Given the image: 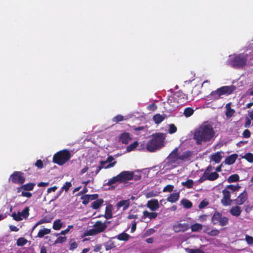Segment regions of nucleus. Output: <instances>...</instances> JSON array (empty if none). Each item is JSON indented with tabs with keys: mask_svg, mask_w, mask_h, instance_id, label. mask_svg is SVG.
Wrapping results in <instances>:
<instances>
[{
	"mask_svg": "<svg viewBox=\"0 0 253 253\" xmlns=\"http://www.w3.org/2000/svg\"><path fill=\"white\" fill-rule=\"evenodd\" d=\"M35 184L34 183H29L25 184H22V185L17 188V193L20 192L22 190L24 191H32L33 190Z\"/></svg>",
	"mask_w": 253,
	"mask_h": 253,
	"instance_id": "obj_18",
	"label": "nucleus"
},
{
	"mask_svg": "<svg viewBox=\"0 0 253 253\" xmlns=\"http://www.w3.org/2000/svg\"><path fill=\"white\" fill-rule=\"evenodd\" d=\"M84 236H92V235H95L96 234H97V233H96V231L95 230L94 228L93 227V228H92V229L86 230L84 232Z\"/></svg>",
	"mask_w": 253,
	"mask_h": 253,
	"instance_id": "obj_51",
	"label": "nucleus"
},
{
	"mask_svg": "<svg viewBox=\"0 0 253 253\" xmlns=\"http://www.w3.org/2000/svg\"><path fill=\"white\" fill-rule=\"evenodd\" d=\"M81 199L82 200V204L84 205H86L88 204L90 201L89 195L88 194L82 196Z\"/></svg>",
	"mask_w": 253,
	"mask_h": 253,
	"instance_id": "obj_47",
	"label": "nucleus"
},
{
	"mask_svg": "<svg viewBox=\"0 0 253 253\" xmlns=\"http://www.w3.org/2000/svg\"><path fill=\"white\" fill-rule=\"evenodd\" d=\"M53 217L51 215H46L43 217L45 223H50L53 219Z\"/></svg>",
	"mask_w": 253,
	"mask_h": 253,
	"instance_id": "obj_57",
	"label": "nucleus"
},
{
	"mask_svg": "<svg viewBox=\"0 0 253 253\" xmlns=\"http://www.w3.org/2000/svg\"><path fill=\"white\" fill-rule=\"evenodd\" d=\"M239 176L237 174H233L231 175L227 179L229 183L235 182L239 181Z\"/></svg>",
	"mask_w": 253,
	"mask_h": 253,
	"instance_id": "obj_31",
	"label": "nucleus"
},
{
	"mask_svg": "<svg viewBox=\"0 0 253 253\" xmlns=\"http://www.w3.org/2000/svg\"><path fill=\"white\" fill-rule=\"evenodd\" d=\"M130 236L125 232H123L117 236V239L120 241H126L128 240Z\"/></svg>",
	"mask_w": 253,
	"mask_h": 253,
	"instance_id": "obj_29",
	"label": "nucleus"
},
{
	"mask_svg": "<svg viewBox=\"0 0 253 253\" xmlns=\"http://www.w3.org/2000/svg\"><path fill=\"white\" fill-rule=\"evenodd\" d=\"M104 246L106 251L110 250L116 247L114 242L111 240H109V241L105 243L104 244Z\"/></svg>",
	"mask_w": 253,
	"mask_h": 253,
	"instance_id": "obj_38",
	"label": "nucleus"
},
{
	"mask_svg": "<svg viewBox=\"0 0 253 253\" xmlns=\"http://www.w3.org/2000/svg\"><path fill=\"white\" fill-rule=\"evenodd\" d=\"M237 154H233L227 157L224 161V163L228 165L233 164L238 158Z\"/></svg>",
	"mask_w": 253,
	"mask_h": 253,
	"instance_id": "obj_21",
	"label": "nucleus"
},
{
	"mask_svg": "<svg viewBox=\"0 0 253 253\" xmlns=\"http://www.w3.org/2000/svg\"><path fill=\"white\" fill-rule=\"evenodd\" d=\"M71 157V154L70 152L67 149H64L59 151L54 155L52 161L55 164L62 166L68 162Z\"/></svg>",
	"mask_w": 253,
	"mask_h": 253,
	"instance_id": "obj_7",
	"label": "nucleus"
},
{
	"mask_svg": "<svg viewBox=\"0 0 253 253\" xmlns=\"http://www.w3.org/2000/svg\"><path fill=\"white\" fill-rule=\"evenodd\" d=\"M29 208L27 207L25 208V209L23 210L22 212H21L22 219L23 218H27L29 215Z\"/></svg>",
	"mask_w": 253,
	"mask_h": 253,
	"instance_id": "obj_46",
	"label": "nucleus"
},
{
	"mask_svg": "<svg viewBox=\"0 0 253 253\" xmlns=\"http://www.w3.org/2000/svg\"><path fill=\"white\" fill-rule=\"evenodd\" d=\"M209 204V202L206 200H203L199 204L198 207L199 209H202L206 207Z\"/></svg>",
	"mask_w": 253,
	"mask_h": 253,
	"instance_id": "obj_60",
	"label": "nucleus"
},
{
	"mask_svg": "<svg viewBox=\"0 0 253 253\" xmlns=\"http://www.w3.org/2000/svg\"><path fill=\"white\" fill-rule=\"evenodd\" d=\"M117 182H120V179L118 175L114 176L109 179L106 184L108 186H112L113 184Z\"/></svg>",
	"mask_w": 253,
	"mask_h": 253,
	"instance_id": "obj_33",
	"label": "nucleus"
},
{
	"mask_svg": "<svg viewBox=\"0 0 253 253\" xmlns=\"http://www.w3.org/2000/svg\"><path fill=\"white\" fill-rule=\"evenodd\" d=\"M177 127L174 124H170L169 125V128L168 130L169 133L172 134L177 131Z\"/></svg>",
	"mask_w": 253,
	"mask_h": 253,
	"instance_id": "obj_49",
	"label": "nucleus"
},
{
	"mask_svg": "<svg viewBox=\"0 0 253 253\" xmlns=\"http://www.w3.org/2000/svg\"><path fill=\"white\" fill-rule=\"evenodd\" d=\"M138 145V143L137 141H134L132 143L128 145L126 147L127 152H130L133 151L135 148H136Z\"/></svg>",
	"mask_w": 253,
	"mask_h": 253,
	"instance_id": "obj_43",
	"label": "nucleus"
},
{
	"mask_svg": "<svg viewBox=\"0 0 253 253\" xmlns=\"http://www.w3.org/2000/svg\"><path fill=\"white\" fill-rule=\"evenodd\" d=\"M158 195V193L157 192H154L153 191H149L146 193L145 194V196L147 198H150L153 197H156Z\"/></svg>",
	"mask_w": 253,
	"mask_h": 253,
	"instance_id": "obj_54",
	"label": "nucleus"
},
{
	"mask_svg": "<svg viewBox=\"0 0 253 253\" xmlns=\"http://www.w3.org/2000/svg\"><path fill=\"white\" fill-rule=\"evenodd\" d=\"M203 226L199 223H195L191 226V230L193 232L198 231L202 229Z\"/></svg>",
	"mask_w": 253,
	"mask_h": 253,
	"instance_id": "obj_42",
	"label": "nucleus"
},
{
	"mask_svg": "<svg viewBox=\"0 0 253 253\" xmlns=\"http://www.w3.org/2000/svg\"><path fill=\"white\" fill-rule=\"evenodd\" d=\"M27 240L23 237H20L17 240L16 244L18 246H23L27 243Z\"/></svg>",
	"mask_w": 253,
	"mask_h": 253,
	"instance_id": "obj_45",
	"label": "nucleus"
},
{
	"mask_svg": "<svg viewBox=\"0 0 253 253\" xmlns=\"http://www.w3.org/2000/svg\"><path fill=\"white\" fill-rule=\"evenodd\" d=\"M178 151V148H175L167 157V164L168 166H171L172 167L175 168L178 164L177 162L179 159L183 160L190 156V152L186 151L184 153V155L179 156Z\"/></svg>",
	"mask_w": 253,
	"mask_h": 253,
	"instance_id": "obj_6",
	"label": "nucleus"
},
{
	"mask_svg": "<svg viewBox=\"0 0 253 253\" xmlns=\"http://www.w3.org/2000/svg\"><path fill=\"white\" fill-rule=\"evenodd\" d=\"M231 103L230 102L227 103L225 106L226 109L225 115L226 117L228 119L230 118L235 113V111L231 108Z\"/></svg>",
	"mask_w": 253,
	"mask_h": 253,
	"instance_id": "obj_22",
	"label": "nucleus"
},
{
	"mask_svg": "<svg viewBox=\"0 0 253 253\" xmlns=\"http://www.w3.org/2000/svg\"><path fill=\"white\" fill-rule=\"evenodd\" d=\"M179 193L178 192L173 193L170 194V195L167 198V201L170 203H175L179 200Z\"/></svg>",
	"mask_w": 253,
	"mask_h": 253,
	"instance_id": "obj_24",
	"label": "nucleus"
},
{
	"mask_svg": "<svg viewBox=\"0 0 253 253\" xmlns=\"http://www.w3.org/2000/svg\"><path fill=\"white\" fill-rule=\"evenodd\" d=\"M120 179V183H126L133 179L134 172L133 171H123L118 174Z\"/></svg>",
	"mask_w": 253,
	"mask_h": 253,
	"instance_id": "obj_11",
	"label": "nucleus"
},
{
	"mask_svg": "<svg viewBox=\"0 0 253 253\" xmlns=\"http://www.w3.org/2000/svg\"><path fill=\"white\" fill-rule=\"evenodd\" d=\"M236 89V87L234 85L223 86L211 91L210 95L213 100H218L222 98V95L228 96L232 94Z\"/></svg>",
	"mask_w": 253,
	"mask_h": 253,
	"instance_id": "obj_4",
	"label": "nucleus"
},
{
	"mask_svg": "<svg viewBox=\"0 0 253 253\" xmlns=\"http://www.w3.org/2000/svg\"><path fill=\"white\" fill-rule=\"evenodd\" d=\"M51 230L50 229L44 228L43 229H41L39 231L37 237L39 238H42L44 235L49 234Z\"/></svg>",
	"mask_w": 253,
	"mask_h": 253,
	"instance_id": "obj_30",
	"label": "nucleus"
},
{
	"mask_svg": "<svg viewBox=\"0 0 253 253\" xmlns=\"http://www.w3.org/2000/svg\"><path fill=\"white\" fill-rule=\"evenodd\" d=\"M62 226V223L60 219H56L55 220L53 224V228L55 230H59L61 228Z\"/></svg>",
	"mask_w": 253,
	"mask_h": 253,
	"instance_id": "obj_35",
	"label": "nucleus"
},
{
	"mask_svg": "<svg viewBox=\"0 0 253 253\" xmlns=\"http://www.w3.org/2000/svg\"><path fill=\"white\" fill-rule=\"evenodd\" d=\"M229 219L227 217L223 216L219 211H215L212 217L211 223L213 225L218 224L221 226H224L228 224Z\"/></svg>",
	"mask_w": 253,
	"mask_h": 253,
	"instance_id": "obj_8",
	"label": "nucleus"
},
{
	"mask_svg": "<svg viewBox=\"0 0 253 253\" xmlns=\"http://www.w3.org/2000/svg\"><path fill=\"white\" fill-rule=\"evenodd\" d=\"M221 152H217L211 155V160L215 162V163H219L221 160Z\"/></svg>",
	"mask_w": 253,
	"mask_h": 253,
	"instance_id": "obj_26",
	"label": "nucleus"
},
{
	"mask_svg": "<svg viewBox=\"0 0 253 253\" xmlns=\"http://www.w3.org/2000/svg\"><path fill=\"white\" fill-rule=\"evenodd\" d=\"M243 158H245L248 162L250 163L253 162V154L251 153H248L246 154Z\"/></svg>",
	"mask_w": 253,
	"mask_h": 253,
	"instance_id": "obj_48",
	"label": "nucleus"
},
{
	"mask_svg": "<svg viewBox=\"0 0 253 253\" xmlns=\"http://www.w3.org/2000/svg\"><path fill=\"white\" fill-rule=\"evenodd\" d=\"M181 203L184 208L190 209L192 207V203L191 201L187 199H183L181 201Z\"/></svg>",
	"mask_w": 253,
	"mask_h": 253,
	"instance_id": "obj_40",
	"label": "nucleus"
},
{
	"mask_svg": "<svg viewBox=\"0 0 253 253\" xmlns=\"http://www.w3.org/2000/svg\"><path fill=\"white\" fill-rule=\"evenodd\" d=\"M131 140L129 133L124 132L122 133L118 138L119 142L124 144H127Z\"/></svg>",
	"mask_w": 253,
	"mask_h": 253,
	"instance_id": "obj_16",
	"label": "nucleus"
},
{
	"mask_svg": "<svg viewBox=\"0 0 253 253\" xmlns=\"http://www.w3.org/2000/svg\"><path fill=\"white\" fill-rule=\"evenodd\" d=\"M243 136L244 138H249L251 136V132L249 129H245L243 133Z\"/></svg>",
	"mask_w": 253,
	"mask_h": 253,
	"instance_id": "obj_63",
	"label": "nucleus"
},
{
	"mask_svg": "<svg viewBox=\"0 0 253 253\" xmlns=\"http://www.w3.org/2000/svg\"><path fill=\"white\" fill-rule=\"evenodd\" d=\"M147 206L152 211L158 210L160 207L158 200L155 199L149 201L147 204Z\"/></svg>",
	"mask_w": 253,
	"mask_h": 253,
	"instance_id": "obj_17",
	"label": "nucleus"
},
{
	"mask_svg": "<svg viewBox=\"0 0 253 253\" xmlns=\"http://www.w3.org/2000/svg\"><path fill=\"white\" fill-rule=\"evenodd\" d=\"M130 206V201L129 199L126 200H121L119 201L116 205L117 209H119L121 207H123V211H125L128 209Z\"/></svg>",
	"mask_w": 253,
	"mask_h": 253,
	"instance_id": "obj_19",
	"label": "nucleus"
},
{
	"mask_svg": "<svg viewBox=\"0 0 253 253\" xmlns=\"http://www.w3.org/2000/svg\"><path fill=\"white\" fill-rule=\"evenodd\" d=\"M229 63L232 67L235 68H243L247 61V54L244 53L234 54L230 56Z\"/></svg>",
	"mask_w": 253,
	"mask_h": 253,
	"instance_id": "obj_5",
	"label": "nucleus"
},
{
	"mask_svg": "<svg viewBox=\"0 0 253 253\" xmlns=\"http://www.w3.org/2000/svg\"><path fill=\"white\" fill-rule=\"evenodd\" d=\"M124 120V117L121 115H118L113 119V122L116 123L123 121Z\"/></svg>",
	"mask_w": 253,
	"mask_h": 253,
	"instance_id": "obj_53",
	"label": "nucleus"
},
{
	"mask_svg": "<svg viewBox=\"0 0 253 253\" xmlns=\"http://www.w3.org/2000/svg\"><path fill=\"white\" fill-rule=\"evenodd\" d=\"M11 216L15 220L17 221H21L22 220V216L21 212L20 211H18L17 213L15 212L12 213Z\"/></svg>",
	"mask_w": 253,
	"mask_h": 253,
	"instance_id": "obj_44",
	"label": "nucleus"
},
{
	"mask_svg": "<svg viewBox=\"0 0 253 253\" xmlns=\"http://www.w3.org/2000/svg\"><path fill=\"white\" fill-rule=\"evenodd\" d=\"M158 216V213L157 212H150L148 211L145 210L143 212V218H146L147 217L149 218L150 220L155 219Z\"/></svg>",
	"mask_w": 253,
	"mask_h": 253,
	"instance_id": "obj_23",
	"label": "nucleus"
},
{
	"mask_svg": "<svg viewBox=\"0 0 253 253\" xmlns=\"http://www.w3.org/2000/svg\"><path fill=\"white\" fill-rule=\"evenodd\" d=\"M240 188L241 186L239 184H237L236 185L230 184L227 185L225 188L230 190L231 192L233 193L234 192L239 191Z\"/></svg>",
	"mask_w": 253,
	"mask_h": 253,
	"instance_id": "obj_27",
	"label": "nucleus"
},
{
	"mask_svg": "<svg viewBox=\"0 0 253 253\" xmlns=\"http://www.w3.org/2000/svg\"><path fill=\"white\" fill-rule=\"evenodd\" d=\"M215 132L211 125L203 123L194 132L193 138L198 145L210 141L214 137Z\"/></svg>",
	"mask_w": 253,
	"mask_h": 253,
	"instance_id": "obj_1",
	"label": "nucleus"
},
{
	"mask_svg": "<svg viewBox=\"0 0 253 253\" xmlns=\"http://www.w3.org/2000/svg\"><path fill=\"white\" fill-rule=\"evenodd\" d=\"M194 112V110L191 107L186 108L183 112V115L186 118L191 116Z\"/></svg>",
	"mask_w": 253,
	"mask_h": 253,
	"instance_id": "obj_28",
	"label": "nucleus"
},
{
	"mask_svg": "<svg viewBox=\"0 0 253 253\" xmlns=\"http://www.w3.org/2000/svg\"><path fill=\"white\" fill-rule=\"evenodd\" d=\"M189 253H205L204 251L200 249H190L189 251Z\"/></svg>",
	"mask_w": 253,
	"mask_h": 253,
	"instance_id": "obj_64",
	"label": "nucleus"
},
{
	"mask_svg": "<svg viewBox=\"0 0 253 253\" xmlns=\"http://www.w3.org/2000/svg\"><path fill=\"white\" fill-rule=\"evenodd\" d=\"M78 247L77 243L74 241V240H71L70 242V250H74L76 249Z\"/></svg>",
	"mask_w": 253,
	"mask_h": 253,
	"instance_id": "obj_56",
	"label": "nucleus"
},
{
	"mask_svg": "<svg viewBox=\"0 0 253 253\" xmlns=\"http://www.w3.org/2000/svg\"><path fill=\"white\" fill-rule=\"evenodd\" d=\"M166 134L156 132L152 135L151 139L147 142L146 149L150 152H154L164 146V141Z\"/></svg>",
	"mask_w": 253,
	"mask_h": 253,
	"instance_id": "obj_2",
	"label": "nucleus"
},
{
	"mask_svg": "<svg viewBox=\"0 0 253 253\" xmlns=\"http://www.w3.org/2000/svg\"><path fill=\"white\" fill-rule=\"evenodd\" d=\"M248 199V194L246 190H244L234 200L237 205L244 204Z\"/></svg>",
	"mask_w": 253,
	"mask_h": 253,
	"instance_id": "obj_13",
	"label": "nucleus"
},
{
	"mask_svg": "<svg viewBox=\"0 0 253 253\" xmlns=\"http://www.w3.org/2000/svg\"><path fill=\"white\" fill-rule=\"evenodd\" d=\"M104 201L102 199H97L93 202L91 207L94 210H97L103 204Z\"/></svg>",
	"mask_w": 253,
	"mask_h": 253,
	"instance_id": "obj_25",
	"label": "nucleus"
},
{
	"mask_svg": "<svg viewBox=\"0 0 253 253\" xmlns=\"http://www.w3.org/2000/svg\"><path fill=\"white\" fill-rule=\"evenodd\" d=\"M246 241L249 245L253 244V237L246 235L245 237Z\"/></svg>",
	"mask_w": 253,
	"mask_h": 253,
	"instance_id": "obj_59",
	"label": "nucleus"
},
{
	"mask_svg": "<svg viewBox=\"0 0 253 253\" xmlns=\"http://www.w3.org/2000/svg\"><path fill=\"white\" fill-rule=\"evenodd\" d=\"M239 206V205H236V206H233L231 208L230 210V213L231 215L238 217L241 214L242 211Z\"/></svg>",
	"mask_w": 253,
	"mask_h": 253,
	"instance_id": "obj_20",
	"label": "nucleus"
},
{
	"mask_svg": "<svg viewBox=\"0 0 253 253\" xmlns=\"http://www.w3.org/2000/svg\"><path fill=\"white\" fill-rule=\"evenodd\" d=\"M194 184V181L192 179H187L185 181H183L181 182V185L185 186L188 189H191L193 187Z\"/></svg>",
	"mask_w": 253,
	"mask_h": 253,
	"instance_id": "obj_32",
	"label": "nucleus"
},
{
	"mask_svg": "<svg viewBox=\"0 0 253 253\" xmlns=\"http://www.w3.org/2000/svg\"><path fill=\"white\" fill-rule=\"evenodd\" d=\"M116 163L117 162L114 161L112 163H109L108 165L105 166V164H107L106 162H105V161H101L100 162V166H103V168L104 169H109L113 167L116 165Z\"/></svg>",
	"mask_w": 253,
	"mask_h": 253,
	"instance_id": "obj_39",
	"label": "nucleus"
},
{
	"mask_svg": "<svg viewBox=\"0 0 253 253\" xmlns=\"http://www.w3.org/2000/svg\"><path fill=\"white\" fill-rule=\"evenodd\" d=\"M207 179L208 180L213 181L219 177V174L216 172H213L207 175Z\"/></svg>",
	"mask_w": 253,
	"mask_h": 253,
	"instance_id": "obj_34",
	"label": "nucleus"
},
{
	"mask_svg": "<svg viewBox=\"0 0 253 253\" xmlns=\"http://www.w3.org/2000/svg\"><path fill=\"white\" fill-rule=\"evenodd\" d=\"M35 165L39 169H42L43 167V162L41 160H37Z\"/></svg>",
	"mask_w": 253,
	"mask_h": 253,
	"instance_id": "obj_62",
	"label": "nucleus"
},
{
	"mask_svg": "<svg viewBox=\"0 0 253 253\" xmlns=\"http://www.w3.org/2000/svg\"><path fill=\"white\" fill-rule=\"evenodd\" d=\"M173 230L176 233L183 232L187 230L189 228L188 224L186 223H178L173 226Z\"/></svg>",
	"mask_w": 253,
	"mask_h": 253,
	"instance_id": "obj_14",
	"label": "nucleus"
},
{
	"mask_svg": "<svg viewBox=\"0 0 253 253\" xmlns=\"http://www.w3.org/2000/svg\"><path fill=\"white\" fill-rule=\"evenodd\" d=\"M43 223H45L43 218L41 219L38 222H37L35 224V225L33 226L32 229V232H33L34 229L38 226H39V225L40 224H43Z\"/></svg>",
	"mask_w": 253,
	"mask_h": 253,
	"instance_id": "obj_61",
	"label": "nucleus"
},
{
	"mask_svg": "<svg viewBox=\"0 0 253 253\" xmlns=\"http://www.w3.org/2000/svg\"><path fill=\"white\" fill-rule=\"evenodd\" d=\"M21 196L25 197L27 198H31L32 196V194L29 192L26 191L24 190H22L21 191Z\"/></svg>",
	"mask_w": 253,
	"mask_h": 253,
	"instance_id": "obj_58",
	"label": "nucleus"
},
{
	"mask_svg": "<svg viewBox=\"0 0 253 253\" xmlns=\"http://www.w3.org/2000/svg\"><path fill=\"white\" fill-rule=\"evenodd\" d=\"M174 188V186L172 185L169 184L166 186L163 190V191L164 192H171L173 191Z\"/></svg>",
	"mask_w": 253,
	"mask_h": 253,
	"instance_id": "obj_52",
	"label": "nucleus"
},
{
	"mask_svg": "<svg viewBox=\"0 0 253 253\" xmlns=\"http://www.w3.org/2000/svg\"><path fill=\"white\" fill-rule=\"evenodd\" d=\"M188 99V96L184 93L182 91L179 90L177 91L174 95V96L169 98L168 100V102H172L176 100V102H184L187 101Z\"/></svg>",
	"mask_w": 253,
	"mask_h": 253,
	"instance_id": "obj_10",
	"label": "nucleus"
},
{
	"mask_svg": "<svg viewBox=\"0 0 253 253\" xmlns=\"http://www.w3.org/2000/svg\"><path fill=\"white\" fill-rule=\"evenodd\" d=\"M223 197L221 200V202L224 206H229L231 204L232 200H231V192L225 188L222 191Z\"/></svg>",
	"mask_w": 253,
	"mask_h": 253,
	"instance_id": "obj_12",
	"label": "nucleus"
},
{
	"mask_svg": "<svg viewBox=\"0 0 253 253\" xmlns=\"http://www.w3.org/2000/svg\"><path fill=\"white\" fill-rule=\"evenodd\" d=\"M165 119V117L162 115L158 114H156L153 117V120L156 124H159L161 123Z\"/></svg>",
	"mask_w": 253,
	"mask_h": 253,
	"instance_id": "obj_36",
	"label": "nucleus"
},
{
	"mask_svg": "<svg viewBox=\"0 0 253 253\" xmlns=\"http://www.w3.org/2000/svg\"><path fill=\"white\" fill-rule=\"evenodd\" d=\"M10 180L13 183L23 184L25 181V178L23 173L16 171L10 175Z\"/></svg>",
	"mask_w": 253,
	"mask_h": 253,
	"instance_id": "obj_9",
	"label": "nucleus"
},
{
	"mask_svg": "<svg viewBox=\"0 0 253 253\" xmlns=\"http://www.w3.org/2000/svg\"><path fill=\"white\" fill-rule=\"evenodd\" d=\"M107 219L112 218V209L110 207L107 206L105 209V213L104 215Z\"/></svg>",
	"mask_w": 253,
	"mask_h": 253,
	"instance_id": "obj_37",
	"label": "nucleus"
},
{
	"mask_svg": "<svg viewBox=\"0 0 253 253\" xmlns=\"http://www.w3.org/2000/svg\"><path fill=\"white\" fill-rule=\"evenodd\" d=\"M236 89V87L234 85L223 86L211 91L210 95L213 100H218L222 98V95L228 96L232 94Z\"/></svg>",
	"mask_w": 253,
	"mask_h": 253,
	"instance_id": "obj_3",
	"label": "nucleus"
},
{
	"mask_svg": "<svg viewBox=\"0 0 253 253\" xmlns=\"http://www.w3.org/2000/svg\"><path fill=\"white\" fill-rule=\"evenodd\" d=\"M67 238L66 237L59 236L55 241L54 244L63 243L65 242Z\"/></svg>",
	"mask_w": 253,
	"mask_h": 253,
	"instance_id": "obj_55",
	"label": "nucleus"
},
{
	"mask_svg": "<svg viewBox=\"0 0 253 253\" xmlns=\"http://www.w3.org/2000/svg\"><path fill=\"white\" fill-rule=\"evenodd\" d=\"M108 222L106 221L105 223H103L101 221H97L93 225V228L96 231V233L99 234L103 232L107 228L106 223Z\"/></svg>",
	"mask_w": 253,
	"mask_h": 253,
	"instance_id": "obj_15",
	"label": "nucleus"
},
{
	"mask_svg": "<svg viewBox=\"0 0 253 253\" xmlns=\"http://www.w3.org/2000/svg\"><path fill=\"white\" fill-rule=\"evenodd\" d=\"M204 232L212 237L216 236L220 233V231L216 229L211 230L209 232H207V230H204Z\"/></svg>",
	"mask_w": 253,
	"mask_h": 253,
	"instance_id": "obj_41",
	"label": "nucleus"
},
{
	"mask_svg": "<svg viewBox=\"0 0 253 253\" xmlns=\"http://www.w3.org/2000/svg\"><path fill=\"white\" fill-rule=\"evenodd\" d=\"M72 184L71 182H66L64 185L61 187V191L65 190L67 192L71 187Z\"/></svg>",
	"mask_w": 253,
	"mask_h": 253,
	"instance_id": "obj_50",
	"label": "nucleus"
}]
</instances>
